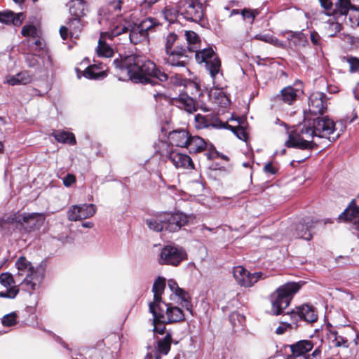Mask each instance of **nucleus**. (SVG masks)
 <instances>
[{
    "instance_id": "nucleus-36",
    "label": "nucleus",
    "mask_w": 359,
    "mask_h": 359,
    "mask_svg": "<svg viewBox=\"0 0 359 359\" xmlns=\"http://www.w3.org/2000/svg\"><path fill=\"white\" fill-rule=\"evenodd\" d=\"M179 36L173 32H168L163 38L165 53L175 50L176 46H180Z\"/></svg>"
},
{
    "instance_id": "nucleus-52",
    "label": "nucleus",
    "mask_w": 359,
    "mask_h": 359,
    "mask_svg": "<svg viewBox=\"0 0 359 359\" xmlns=\"http://www.w3.org/2000/svg\"><path fill=\"white\" fill-rule=\"evenodd\" d=\"M37 29L33 25H25L21 31V34L24 36H36Z\"/></svg>"
},
{
    "instance_id": "nucleus-1",
    "label": "nucleus",
    "mask_w": 359,
    "mask_h": 359,
    "mask_svg": "<svg viewBox=\"0 0 359 359\" xmlns=\"http://www.w3.org/2000/svg\"><path fill=\"white\" fill-rule=\"evenodd\" d=\"M113 65L118 72L117 76L120 80H124L127 76L134 83L147 84L152 82V78H156L161 82L169 79L164 71L143 55H120L118 58L114 60Z\"/></svg>"
},
{
    "instance_id": "nucleus-59",
    "label": "nucleus",
    "mask_w": 359,
    "mask_h": 359,
    "mask_svg": "<svg viewBox=\"0 0 359 359\" xmlns=\"http://www.w3.org/2000/svg\"><path fill=\"white\" fill-rule=\"evenodd\" d=\"M236 320H238V322H241V321L243 320V316H241L237 312H233L229 316V320L231 321V323L233 324V326L236 325Z\"/></svg>"
},
{
    "instance_id": "nucleus-28",
    "label": "nucleus",
    "mask_w": 359,
    "mask_h": 359,
    "mask_svg": "<svg viewBox=\"0 0 359 359\" xmlns=\"http://www.w3.org/2000/svg\"><path fill=\"white\" fill-rule=\"evenodd\" d=\"M69 7L71 17L83 18L86 15L87 4L84 0H70Z\"/></svg>"
},
{
    "instance_id": "nucleus-24",
    "label": "nucleus",
    "mask_w": 359,
    "mask_h": 359,
    "mask_svg": "<svg viewBox=\"0 0 359 359\" xmlns=\"http://www.w3.org/2000/svg\"><path fill=\"white\" fill-rule=\"evenodd\" d=\"M316 222L313 220H304L299 222L296 226V234L297 238L310 241L313 238V230Z\"/></svg>"
},
{
    "instance_id": "nucleus-60",
    "label": "nucleus",
    "mask_w": 359,
    "mask_h": 359,
    "mask_svg": "<svg viewBox=\"0 0 359 359\" xmlns=\"http://www.w3.org/2000/svg\"><path fill=\"white\" fill-rule=\"evenodd\" d=\"M60 34L63 40H67L69 36H70L69 28L66 26H61L60 28Z\"/></svg>"
},
{
    "instance_id": "nucleus-19",
    "label": "nucleus",
    "mask_w": 359,
    "mask_h": 359,
    "mask_svg": "<svg viewBox=\"0 0 359 359\" xmlns=\"http://www.w3.org/2000/svg\"><path fill=\"white\" fill-rule=\"evenodd\" d=\"M195 123L196 128L198 129L208 128L210 126H212L215 128L225 127L224 124L219 120V118L217 116L212 114L203 116L198 114L195 116Z\"/></svg>"
},
{
    "instance_id": "nucleus-17",
    "label": "nucleus",
    "mask_w": 359,
    "mask_h": 359,
    "mask_svg": "<svg viewBox=\"0 0 359 359\" xmlns=\"http://www.w3.org/2000/svg\"><path fill=\"white\" fill-rule=\"evenodd\" d=\"M168 158L177 169H194V164L191 157L176 149L170 151Z\"/></svg>"
},
{
    "instance_id": "nucleus-15",
    "label": "nucleus",
    "mask_w": 359,
    "mask_h": 359,
    "mask_svg": "<svg viewBox=\"0 0 359 359\" xmlns=\"http://www.w3.org/2000/svg\"><path fill=\"white\" fill-rule=\"evenodd\" d=\"M0 283L6 288V291L0 292V297L14 299L19 293V286L15 285L11 273L8 272L1 273Z\"/></svg>"
},
{
    "instance_id": "nucleus-33",
    "label": "nucleus",
    "mask_w": 359,
    "mask_h": 359,
    "mask_svg": "<svg viewBox=\"0 0 359 359\" xmlns=\"http://www.w3.org/2000/svg\"><path fill=\"white\" fill-rule=\"evenodd\" d=\"M107 39H109L107 36L103 33H101L96 49L99 57H111L114 55V50L106 42Z\"/></svg>"
},
{
    "instance_id": "nucleus-29",
    "label": "nucleus",
    "mask_w": 359,
    "mask_h": 359,
    "mask_svg": "<svg viewBox=\"0 0 359 359\" xmlns=\"http://www.w3.org/2000/svg\"><path fill=\"white\" fill-rule=\"evenodd\" d=\"M165 287V278L163 277H158L153 285L152 292H154V301L149 303L153 304L154 306H162L161 305V295Z\"/></svg>"
},
{
    "instance_id": "nucleus-48",
    "label": "nucleus",
    "mask_w": 359,
    "mask_h": 359,
    "mask_svg": "<svg viewBox=\"0 0 359 359\" xmlns=\"http://www.w3.org/2000/svg\"><path fill=\"white\" fill-rule=\"evenodd\" d=\"M259 11L258 9H250V8H244L241 11V14L242 15L243 19L245 20H249L250 24L254 22L255 18L259 14Z\"/></svg>"
},
{
    "instance_id": "nucleus-6",
    "label": "nucleus",
    "mask_w": 359,
    "mask_h": 359,
    "mask_svg": "<svg viewBox=\"0 0 359 359\" xmlns=\"http://www.w3.org/2000/svg\"><path fill=\"white\" fill-rule=\"evenodd\" d=\"M319 1L325 14L333 16L334 18L346 16L350 9L357 10L351 4L350 0H319Z\"/></svg>"
},
{
    "instance_id": "nucleus-54",
    "label": "nucleus",
    "mask_w": 359,
    "mask_h": 359,
    "mask_svg": "<svg viewBox=\"0 0 359 359\" xmlns=\"http://www.w3.org/2000/svg\"><path fill=\"white\" fill-rule=\"evenodd\" d=\"M19 79L20 84H27L32 81V78L27 72H21L16 74Z\"/></svg>"
},
{
    "instance_id": "nucleus-62",
    "label": "nucleus",
    "mask_w": 359,
    "mask_h": 359,
    "mask_svg": "<svg viewBox=\"0 0 359 359\" xmlns=\"http://www.w3.org/2000/svg\"><path fill=\"white\" fill-rule=\"evenodd\" d=\"M311 41L313 45H318L320 41V36L316 32H312L311 33Z\"/></svg>"
},
{
    "instance_id": "nucleus-55",
    "label": "nucleus",
    "mask_w": 359,
    "mask_h": 359,
    "mask_svg": "<svg viewBox=\"0 0 359 359\" xmlns=\"http://www.w3.org/2000/svg\"><path fill=\"white\" fill-rule=\"evenodd\" d=\"M347 62L350 65V72H354L359 70V59L351 57L347 59Z\"/></svg>"
},
{
    "instance_id": "nucleus-4",
    "label": "nucleus",
    "mask_w": 359,
    "mask_h": 359,
    "mask_svg": "<svg viewBox=\"0 0 359 359\" xmlns=\"http://www.w3.org/2000/svg\"><path fill=\"white\" fill-rule=\"evenodd\" d=\"M300 288L301 285L295 282H289L278 287L270 296L273 314H281L283 311L288 307L294 295Z\"/></svg>"
},
{
    "instance_id": "nucleus-7",
    "label": "nucleus",
    "mask_w": 359,
    "mask_h": 359,
    "mask_svg": "<svg viewBox=\"0 0 359 359\" xmlns=\"http://www.w3.org/2000/svg\"><path fill=\"white\" fill-rule=\"evenodd\" d=\"M185 259H187V254L182 248L174 245H166L161 250L158 262L161 264L176 266Z\"/></svg>"
},
{
    "instance_id": "nucleus-63",
    "label": "nucleus",
    "mask_w": 359,
    "mask_h": 359,
    "mask_svg": "<svg viewBox=\"0 0 359 359\" xmlns=\"http://www.w3.org/2000/svg\"><path fill=\"white\" fill-rule=\"evenodd\" d=\"M18 81L19 79L18 78L17 75L12 76L7 79L8 83L11 86L19 85L20 83Z\"/></svg>"
},
{
    "instance_id": "nucleus-31",
    "label": "nucleus",
    "mask_w": 359,
    "mask_h": 359,
    "mask_svg": "<svg viewBox=\"0 0 359 359\" xmlns=\"http://www.w3.org/2000/svg\"><path fill=\"white\" fill-rule=\"evenodd\" d=\"M67 25L69 28L70 37L77 39L81 33L86 22L82 18L71 17Z\"/></svg>"
},
{
    "instance_id": "nucleus-45",
    "label": "nucleus",
    "mask_w": 359,
    "mask_h": 359,
    "mask_svg": "<svg viewBox=\"0 0 359 359\" xmlns=\"http://www.w3.org/2000/svg\"><path fill=\"white\" fill-rule=\"evenodd\" d=\"M77 208L80 211L79 217L81 219L93 217L97 210L96 206L94 204L77 205Z\"/></svg>"
},
{
    "instance_id": "nucleus-18",
    "label": "nucleus",
    "mask_w": 359,
    "mask_h": 359,
    "mask_svg": "<svg viewBox=\"0 0 359 359\" xmlns=\"http://www.w3.org/2000/svg\"><path fill=\"white\" fill-rule=\"evenodd\" d=\"M339 219L352 223L355 229L359 231V207L355 205L354 200L339 216Z\"/></svg>"
},
{
    "instance_id": "nucleus-32",
    "label": "nucleus",
    "mask_w": 359,
    "mask_h": 359,
    "mask_svg": "<svg viewBox=\"0 0 359 359\" xmlns=\"http://www.w3.org/2000/svg\"><path fill=\"white\" fill-rule=\"evenodd\" d=\"M172 342V335L170 333H167L166 335L159 339L156 346L155 358L161 359V355H167L170 350Z\"/></svg>"
},
{
    "instance_id": "nucleus-49",
    "label": "nucleus",
    "mask_w": 359,
    "mask_h": 359,
    "mask_svg": "<svg viewBox=\"0 0 359 359\" xmlns=\"http://www.w3.org/2000/svg\"><path fill=\"white\" fill-rule=\"evenodd\" d=\"M342 29V25L338 22L329 20L327 27H326L327 32L330 36H334Z\"/></svg>"
},
{
    "instance_id": "nucleus-40",
    "label": "nucleus",
    "mask_w": 359,
    "mask_h": 359,
    "mask_svg": "<svg viewBox=\"0 0 359 359\" xmlns=\"http://www.w3.org/2000/svg\"><path fill=\"white\" fill-rule=\"evenodd\" d=\"M327 339L333 346L335 347H348V339L342 336L339 335L335 330H329L327 333Z\"/></svg>"
},
{
    "instance_id": "nucleus-58",
    "label": "nucleus",
    "mask_w": 359,
    "mask_h": 359,
    "mask_svg": "<svg viewBox=\"0 0 359 359\" xmlns=\"http://www.w3.org/2000/svg\"><path fill=\"white\" fill-rule=\"evenodd\" d=\"M291 327H292V324L284 323L281 325L278 326L276 328V333L277 334H284L286 332V330L288 328H291Z\"/></svg>"
},
{
    "instance_id": "nucleus-41",
    "label": "nucleus",
    "mask_w": 359,
    "mask_h": 359,
    "mask_svg": "<svg viewBox=\"0 0 359 359\" xmlns=\"http://www.w3.org/2000/svg\"><path fill=\"white\" fill-rule=\"evenodd\" d=\"M52 135L58 142L68 143L72 145L75 144L76 142L75 136L72 133L58 130L53 133Z\"/></svg>"
},
{
    "instance_id": "nucleus-37",
    "label": "nucleus",
    "mask_w": 359,
    "mask_h": 359,
    "mask_svg": "<svg viewBox=\"0 0 359 359\" xmlns=\"http://www.w3.org/2000/svg\"><path fill=\"white\" fill-rule=\"evenodd\" d=\"M83 75L90 79H98L104 78L107 76V73L105 70L102 69V67L93 65L85 69Z\"/></svg>"
},
{
    "instance_id": "nucleus-27",
    "label": "nucleus",
    "mask_w": 359,
    "mask_h": 359,
    "mask_svg": "<svg viewBox=\"0 0 359 359\" xmlns=\"http://www.w3.org/2000/svg\"><path fill=\"white\" fill-rule=\"evenodd\" d=\"M15 266L18 271V276H25L26 277L29 276H36V274L38 273L32 263L24 256H21L17 259Z\"/></svg>"
},
{
    "instance_id": "nucleus-57",
    "label": "nucleus",
    "mask_w": 359,
    "mask_h": 359,
    "mask_svg": "<svg viewBox=\"0 0 359 359\" xmlns=\"http://www.w3.org/2000/svg\"><path fill=\"white\" fill-rule=\"evenodd\" d=\"M76 182V177L72 174H67L63 180V184L65 187H70Z\"/></svg>"
},
{
    "instance_id": "nucleus-47",
    "label": "nucleus",
    "mask_w": 359,
    "mask_h": 359,
    "mask_svg": "<svg viewBox=\"0 0 359 359\" xmlns=\"http://www.w3.org/2000/svg\"><path fill=\"white\" fill-rule=\"evenodd\" d=\"M290 39L293 41L294 43L297 46H305L307 43V38L306 35L301 32H290Z\"/></svg>"
},
{
    "instance_id": "nucleus-56",
    "label": "nucleus",
    "mask_w": 359,
    "mask_h": 359,
    "mask_svg": "<svg viewBox=\"0 0 359 359\" xmlns=\"http://www.w3.org/2000/svg\"><path fill=\"white\" fill-rule=\"evenodd\" d=\"M26 60L28 63V65L31 67H34L39 64L38 60L34 55L28 54L26 57Z\"/></svg>"
},
{
    "instance_id": "nucleus-20",
    "label": "nucleus",
    "mask_w": 359,
    "mask_h": 359,
    "mask_svg": "<svg viewBox=\"0 0 359 359\" xmlns=\"http://www.w3.org/2000/svg\"><path fill=\"white\" fill-rule=\"evenodd\" d=\"M164 309V315L167 323H175L182 322L185 319L183 311L177 306H172V304L161 303Z\"/></svg>"
},
{
    "instance_id": "nucleus-53",
    "label": "nucleus",
    "mask_w": 359,
    "mask_h": 359,
    "mask_svg": "<svg viewBox=\"0 0 359 359\" xmlns=\"http://www.w3.org/2000/svg\"><path fill=\"white\" fill-rule=\"evenodd\" d=\"M16 323V314L15 313H12L8 315H6L2 318V324L5 326H12Z\"/></svg>"
},
{
    "instance_id": "nucleus-46",
    "label": "nucleus",
    "mask_w": 359,
    "mask_h": 359,
    "mask_svg": "<svg viewBox=\"0 0 359 359\" xmlns=\"http://www.w3.org/2000/svg\"><path fill=\"white\" fill-rule=\"evenodd\" d=\"M257 40H259L266 43H269L270 44L280 47L282 46V43L275 36L270 34H256L254 37Z\"/></svg>"
},
{
    "instance_id": "nucleus-9",
    "label": "nucleus",
    "mask_w": 359,
    "mask_h": 359,
    "mask_svg": "<svg viewBox=\"0 0 359 359\" xmlns=\"http://www.w3.org/2000/svg\"><path fill=\"white\" fill-rule=\"evenodd\" d=\"M287 346L291 353L284 359H311V355L308 353L313 348L314 344L311 340H300Z\"/></svg>"
},
{
    "instance_id": "nucleus-13",
    "label": "nucleus",
    "mask_w": 359,
    "mask_h": 359,
    "mask_svg": "<svg viewBox=\"0 0 359 359\" xmlns=\"http://www.w3.org/2000/svg\"><path fill=\"white\" fill-rule=\"evenodd\" d=\"M326 95L320 92H314L309 97V112L313 115L323 114L327 107Z\"/></svg>"
},
{
    "instance_id": "nucleus-26",
    "label": "nucleus",
    "mask_w": 359,
    "mask_h": 359,
    "mask_svg": "<svg viewBox=\"0 0 359 359\" xmlns=\"http://www.w3.org/2000/svg\"><path fill=\"white\" fill-rule=\"evenodd\" d=\"M173 104L189 114L196 111L195 102L187 93H181L178 97L173 100Z\"/></svg>"
},
{
    "instance_id": "nucleus-38",
    "label": "nucleus",
    "mask_w": 359,
    "mask_h": 359,
    "mask_svg": "<svg viewBox=\"0 0 359 359\" xmlns=\"http://www.w3.org/2000/svg\"><path fill=\"white\" fill-rule=\"evenodd\" d=\"M129 39L134 44L149 41L147 33L142 31L136 25L130 30Z\"/></svg>"
},
{
    "instance_id": "nucleus-30",
    "label": "nucleus",
    "mask_w": 359,
    "mask_h": 359,
    "mask_svg": "<svg viewBox=\"0 0 359 359\" xmlns=\"http://www.w3.org/2000/svg\"><path fill=\"white\" fill-rule=\"evenodd\" d=\"M24 20V14L18 13L15 14L13 11H7L0 12V22L10 25L13 24L15 26H20L22 25Z\"/></svg>"
},
{
    "instance_id": "nucleus-34",
    "label": "nucleus",
    "mask_w": 359,
    "mask_h": 359,
    "mask_svg": "<svg viewBox=\"0 0 359 359\" xmlns=\"http://www.w3.org/2000/svg\"><path fill=\"white\" fill-rule=\"evenodd\" d=\"M206 142L198 136H190L187 142V147L190 153H199L206 148Z\"/></svg>"
},
{
    "instance_id": "nucleus-61",
    "label": "nucleus",
    "mask_w": 359,
    "mask_h": 359,
    "mask_svg": "<svg viewBox=\"0 0 359 359\" xmlns=\"http://www.w3.org/2000/svg\"><path fill=\"white\" fill-rule=\"evenodd\" d=\"M264 170L265 172L271 175H274L277 172V169L273 166L272 163H267L264 167Z\"/></svg>"
},
{
    "instance_id": "nucleus-25",
    "label": "nucleus",
    "mask_w": 359,
    "mask_h": 359,
    "mask_svg": "<svg viewBox=\"0 0 359 359\" xmlns=\"http://www.w3.org/2000/svg\"><path fill=\"white\" fill-rule=\"evenodd\" d=\"M189 137V133L184 129L173 130L168 135L170 143L180 147H187Z\"/></svg>"
},
{
    "instance_id": "nucleus-3",
    "label": "nucleus",
    "mask_w": 359,
    "mask_h": 359,
    "mask_svg": "<svg viewBox=\"0 0 359 359\" xmlns=\"http://www.w3.org/2000/svg\"><path fill=\"white\" fill-rule=\"evenodd\" d=\"M314 137H317V134L311 118L305 119L302 125L290 133L285 146L303 150L312 149L317 147L313 141Z\"/></svg>"
},
{
    "instance_id": "nucleus-23",
    "label": "nucleus",
    "mask_w": 359,
    "mask_h": 359,
    "mask_svg": "<svg viewBox=\"0 0 359 359\" xmlns=\"http://www.w3.org/2000/svg\"><path fill=\"white\" fill-rule=\"evenodd\" d=\"M16 221L24 225L25 228L29 229V231L39 227L43 223V219H40V215L36 213H25L17 217Z\"/></svg>"
},
{
    "instance_id": "nucleus-35",
    "label": "nucleus",
    "mask_w": 359,
    "mask_h": 359,
    "mask_svg": "<svg viewBox=\"0 0 359 359\" xmlns=\"http://www.w3.org/2000/svg\"><path fill=\"white\" fill-rule=\"evenodd\" d=\"M299 90L292 86H287L280 91L278 96L286 104H292L297 98Z\"/></svg>"
},
{
    "instance_id": "nucleus-16",
    "label": "nucleus",
    "mask_w": 359,
    "mask_h": 359,
    "mask_svg": "<svg viewBox=\"0 0 359 359\" xmlns=\"http://www.w3.org/2000/svg\"><path fill=\"white\" fill-rule=\"evenodd\" d=\"M149 311L153 315L154 332L163 334L165 332V325L168 324L164 315V309L162 306H154L153 304H149Z\"/></svg>"
},
{
    "instance_id": "nucleus-50",
    "label": "nucleus",
    "mask_w": 359,
    "mask_h": 359,
    "mask_svg": "<svg viewBox=\"0 0 359 359\" xmlns=\"http://www.w3.org/2000/svg\"><path fill=\"white\" fill-rule=\"evenodd\" d=\"M233 133L238 137V139L244 142H247L248 135L243 127H232L229 126Z\"/></svg>"
},
{
    "instance_id": "nucleus-43",
    "label": "nucleus",
    "mask_w": 359,
    "mask_h": 359,
    "mask_svg": "<svg viewBox=\"0 0 359 359\" xmlns=\"http://www.w3.org/2000/svg\"><path fill=\"white\" fill-rule=\"evenodd\" d=\"M146 224L151 230L154 231L159 232L164 230L163 215L147 219Z\"/></svg>"
},
{
    "instance_id": "nucleus-64",
    "label": "nucleus",
    "mask_w": 359,
    "mask_h": 359,
    "mask_svg": "<svg viewBox=\"0 0 359 359\" xmlns=\"http://www.w3.org/2000/svg\"><path fill=\"white\" fill-rule=\"evenodd\" d=\"M109 6L111 10L114 11H121V8L119 7L118 4L114 0H110L109 2Z\"/></svg>"
},
{
    "instance_id": "nucleus-10",
    "label": "nucleus",
    "mask_w": 359,
    "mask_h": 359,
    "mask_svg": "<svg viewBox=\"0 0 359 359\" xmlns=\"http://www.w3.org/2000/svg\"><path fill=\"white\" fill-rule=\"evenodd\" d=\"M233 276L236 282L243 287H251L256 283L259 279L263 278V273L256 272L251 273L241 266L233 268Z\"/></svg>"
},
{
    "instance_id": "nucleus-22",
    "label": "nucleus",
    "mask_w": 359,
    "mask_h": 359,
    "mask_svg": "<svg viewBox=\"0 0 359 359\" xmlns=\"http://www.w3.org/2000/svg\"><path fill=\"white\" fill-rule=\"evenodd\" d=\"M128 26L129 22L120 17L111 23L110 31L102 33L106 34L109 39L111 40L115 36L128 32L129 30Z\"/></svg>"
},
{
    "instance_id": "nucleus-21",
    "label": "nucleus",
    "mask_w": 359,
    "mask_h": 359,
    "mask_svg": "<svg viewBox=\"0 0 359 359\" xmlns=\"http://www.w3.org/2000/svg\"><path fill=\"white\" fill-rule=\"evenodd\" d=\"M168 285L170 290L181 300L180 304L182 306L184 307L187 311L191 313L192 304L188 292L180 288L177 283L173 280H169Z\"/></svg>"
},
{
    "instance_id": "nucleus-2",
    "label": "nucleus",
    "mask_w": 359,
    "mask_h": 359,
    "mask_svg": "<svg viewBox=\"0 0 359 359\" xmlns=\"http://www.w3.org/2000/svg\"><path fill=\"white\" fill-rule=\"evenodd\" d=\"M185 37L188 45L186 48L191 53H195L196 60L198 63H205L206 70L209 72L210 76L215 80L217 76L222 75L221 70V61L212 48H204L198 50V45L200 43V38L194 31H186Z\"/></svg>"
},
{
    "instance_id": "nucleus-8",
    "label": "nucleus",
    "mask_w": 359,
    "mask_h": 359,
    "mask_svg": "<svg viewBox=\"0 0 359 359\" xmlns=\"http://www.w3.org/2000/svg\"><path fill=\"white\" fill-rule=\"evenodd\" d=\"M188 48L184 46H176L175 50L165 53L163 60L172 67H185L190 58Z\"/></svg>"
},
{
    "instance_id": "nucleus-12",
    "label": "nucleus",
    "mask_w": 359,
    "mask_h": 359,
    "mask_svg": "<svg viewBox=\"0 0 359 359\" xmlns=\"http://www.w3.org/2000/svg\"><path fill=\"white\" fill-rule=\"evenodd\" d=\"M313 127L316 130L317 137H327L330 140V135L335 131V123L328 116L311 118Z\"/></svg>"
},
{
    "instance_id": "nucleus-42",
    "label": "nucleus",
    "mask_w": 359,
    "mask_h": 359,
    "mask_svg": "<svg viewBox=\"0 0 359 359\" xmlns=\"http://www.w3.org/2000/svg\"><path fill=\"white\" fill-rule=\"evenodd\" d=\"M40 280V275L36 273V276H26L21 282V285H22L24 290L32 293L34 290H35L36 283L37 282H39Z\"/></svg>"
},
{
    "instance_id": "nucleus-11",
    "label": "nucleus",
    "mask_w": 359,
    "mask_h": 359,
    "mask_svg": "<svg viewBox=\"0 0 359 359\" xmlns=\"http://www.w3.org/2000/svg\"><path fill=\"white\" fill-rule=\"evenodd\" d=\"M292 323L297 326L299 320H304L308 323H314L318 319L317 313L313 306L308 304L297 307L296 311H292L287 313Z\"/></svg>"
},
{
    "instance_id": "nucleus-44",
    "label": "nucleus",
    "mask_w": 359,
    "mask_h": 359,
    "mask_svg": "<svg viewBox=\"0 0 359 359\" xmlns=\"http://www.w3.org/2000/svg\"><path fill=\"white\" fill-rule=\"evenodd\" d=\"M210 96L216 104L221 107H226L229 104V100L228 97L219 89L212 90Z\"/></svg>"
},
{
    "instance_id": "nucleus-51",
    "label": "nucleus",
    "mask_w": 359,
    "mask_h": 359,
    "mask_svg": "<svg viewBox=\"0 0 359 359\" xmlns=\"http://www.w3.org/2000/svg\"><path fill=\"white\" fill-rule=\"evenodd\" d=\"M80 211L77 208V205H72L67 212V217L70 221L81 220L79 217Z\"/></svg>"
},
{
    "instance_id": "nucleus-5",
    "label": "nucleus",
    "mask_w": 359,
    "mask_h": 359,
    "mask_svg": "<svg viewBox=\"0 0 359 359\" xmlns=\"http://www.w3.org/2000/svg\"><path fill=\"white\" fill-rule=\"evenodd\" d=\"M177 13L188 21L198 22L203 18V6L199 0H182L177 6Z\"/></svg>"
},
{
    "instance_id": "nucleus-39",
    "label": "nucleus",
    "mask_w": 359,
    "mask_h": 359,
    "mask_svg": "<svg viewBox=\"0 0 359 359\" xmlns=\"http://www.w3.org/2000/svg\"><path fill=\"white\" fill-rule=\"evenodd\" d=\"M138 27L144 32L147 33V36L150 32H156L161 26L158 21L152 18H148L142 20L140 23L137 25Z\"/></svg>"
},
{
    "instance_id": "nucleus-14",
    "label": "nucleus",
    "mask_w": 359,
    "mask_h": 359,
    "mask_svg": "<svg viewBox=\"0 0 359 359\" xmlns=\"http://www.w3.org/2000/svg\"><path fill=\"white\" fill-rule=\"evenodd\" d=\"M163 219L164 230L169 232L179 231L188 222L187 215L181 212L165 213L163 214Z\"/></svg>"
}]
</instances>
